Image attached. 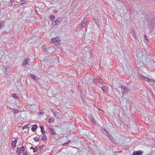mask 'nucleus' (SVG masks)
I'll use <instances>...</instances> for the list:
<instances>
[{
  "mask_svg": "<svg viewBox=\"0 0 155 155\" xmlns=\"http://www.w3.org/2000/svg\"><path fill=\"white\" fill-rule=\"evenodd\" d=\"M87 20L86 19H84L81 22V26L82 27L85 26L87 25Z\"/></svg>",
  "mask_w": 155,
  "mask_h": 155,
  "instance_id": "10",
  "label": "nucleus"
},
{
  "mask_svg": "<svg viewBox=\"0 0 155 155\" xmlns=\"http://www.w3.org/2000/svg\"><path fill=\"white\" fill-rule=\"evenodd\" d=\"M144 39L145 40H147V41H148V39L147 38V35H144Z\"/></svg>",
  "mask_w": 155,
  "mask_h": 155,
  "instance_id": "34",
  "label": "nucleus"
},
{
  "mask_svg": "<svg viewBox=\"0 0 155 155\" xmlns=\"http://www.w3.org/2000/svg\"><path fill=\"white\" fill-rule=\"evenodd\" d=\"M54 48L53 47H49L48 48H43L42 50L43 52H47L48 53L51 52V51H50V49H53Z\"/></svg>",
  "mask_w": 155,
  "mask_h": 155,
  "instance_id": "8",
  "label": "nucleus"
},
{
  "mask_svg": "<svg viewBox=\"0 0 155 155\" xmlns=\"http://www.w3.org/2000/svg\"><path fill=\"white\" fill-rule=\"evenodd\" d=\"M14 4L13 2V5H14Z\"/></svg>",
  "mask_w": 155,
  "mask_h": 155,
  "instance_id": "44",
  "label": "nucleus"
},
{
  "mask_svg": "<svg viewBox=\"0 0 155 155\" xmlns=\"http://www.w3.org/2000/svg\"><path fill=\"white\" fill-rule=\"evenodd\" d=\"M132 36L133 38H135V39H137L135 35L134 31L133 29L131 31Z\"/></svg>",
  "mask_w": 155,
  "mask_h": 155,
  "instance_id": "16",
  "label": "nucleus"
},
{
  "mask_svg": "<svg viewBox=\"0 0 155 155\" xmlns=\"http://www.w3.org/2000/svg\"><path fill=\"white\" fill-rule=\"evenodd\" d=\"M51 119H49L48 120V122L49 123H50L51 121Z\"/></svg>",
  "mask_w": 155,
  "mask_h": 155,
  "instance_id": "38",
  "label": "nucleus"
},
{
  "mask_svg": "<svg viewBox=\"0 0 155 155\" xmlns=\"http://www.w3.org/2000/svg\"><path fill=\"white\" fill-rule=\"evenodd\" d=\"M54 116L56 117H58L59 116L57 112L54 113Z\"/></svg>",
  "mask_w": 155,
  "mask_h": 155,
  "instance_id": "35",
  "label": "nucleus"
},
{
  "mask_svg": "<svg viewBox=\"0 0 155 155\" xmlns=\"http://www.w3.org/2000/svg\"><path fill=\"white\" fill-rule=\"evenodd\" d=\"M106 87L104 86L101 88V89L104 93H105V91L106 90Z\"/></svg>",
  "mask_w": 155,
  "mask_h": 155,
  "instance_id": "27",
  "label": "nucleus"
},
{
  "mask_svg": "<svg viewBox=\"0 0 155 155\" xmlns=\"http://www.w3.org/2000/svg\"><path fill=\"white\" fill-rule=\"evenodd\" d=\"M71 140H68V144L71 142Z\"/></svg>",
  "mask_w": 155,
  "mask_h": 155,
  "instance_id": "40",
  "label": "nucleus"
},
{
  "mask_svg": "<svg viewBox=\"0 0 155 155\" xmlns=\"http://www.w3.org/2000/svg\"><path fill=\"white\" fill-rule=\"evenodd\" d=\"M29 60L28 58L25 59V60L23 61V63L21 65L24 68L27 67L28 65H29Z\"/></svg>",
  "mask_w": 155,
  "mask_h": 155,
  "instance_id": "4",
  "label": "nucleus"
},
{
  "mask_svg": "<svg viewBox=\"0 0 155 155\" xmlns=\"http://www.w3.org/2000/svg\"><path fill=\"white\" fill-rule=\"evenodd\" d=\"M68 144V142H66L64 143L63 144V146H64V145H66L67 144Z\"/></svg>",
  "mask_w": 155,
  "mask_h": 155,
  "instance_id": "37",
  "label": "nucleus"
},
{
  "mask_svg": "<svg viewBox=\"0 0 155 155\" xmlns=\"http://www.w3.org/2000/svg\"><path fill=\"white\" fill-rule=\"evenodd\" d=\"M39 113H40V114L43 115L44 113L43 112H39Z\"/></svg>",
  "mask_w": 155,
  "mask_h": 155,
  "instance_id": "39",
  "label": "nucleus"
},
{
  "mask_svg": "<svg viewBox=\"0 0 155 155\" xmlns=\"http://www.w3.org/2000/svg\"><path fill=\"white\" fill-rule=\"evenodd\" d=\"M116 1H119V0H116Z\"/></svg>",
  "mask_w": 155,
  "mask_h": 155,
  "instance_id": "43",
  "label": "nucleus"
},
{
  "mask_svg": "<svg viewBox=\"0 0 155 155\" xmlns=\"http://www.w3.org/2000/svg\"><path fill=\"white\" fill-rule=\"evenodd\" d=\"M54 23H53V25H57L58 24V23L59 22V21H58V20H57L55 21H54Z\"/></svg>",
  "mask_w": 155,
  "mask_h": 155,
  "instance_id": "26",
  "label": "nucleus"
},
{
  "mask_svg": "<svg viewBox=\"0 0 155 155\" xmlns=\"http://www.w3.org/2000/svg\"><path fill=\"white\" fill-rule=\"evenodd\" d=\"M94 81L97 83L98 82L99 83L97 77L94 79Z\"/></svg>",
  "mask_w": 155,
  "mask_h": 155,
  "instance_id": "32",
  "label": "nucleus"
},
{
  "mask_svg": "<svg viewBox=\"0 0 155 155\" xmlns=\"http://www.w3.org/2000/svg\"><path fill=\"white\" fill-rule=\"evenodd\" d=\"M142 77L143 78V79H145L146 81H150L151 82V81H150V78H145L143 76H142Z\"/></svg>",
  "mask_w": 155,
  "mask_h": 155,
  "instance_id": "23",
  "label": "nucleus"
},
{
  "mask_svg": "<svg viewBox=\"0 0 155 155\" xmlns=\"http://www.w3.org/2000/svg\"><path fill=\"white\" fill-rule=\"evenodd\" d=\"M41 139L44 140H47V137H46V135L45 134H44L42 137Z\"/></svg>",
  "mask_w": 155,
  "mask_h": 155,
  "instance_id": "21",
  "label": "nucleus"
},
{
  "mask_svg": "<svg viewBox=\"0 0 155 155\" xmlns=\"http://www.w3.org/2000/svg\"><path fill=\"white\" fill-rule=\"evenodd\" d=\"M10 2L11 3L10 4H9V5L10 6H14L16 5V4H14V5H13V2H14L13 0H11L10 1Z\"/></svg>",
  "mask_w": 155,
  "mask_h": 155,
  "instance_id": "24",
  "label": "nucleus"
},
{
  "mask_svg": "<svg viewBox=\"0 0 155 155\" xmlns=\"http://www.w3.org/2000/svg\"><path fill=\"white\" fill-rule=\"evenodd\" d=\"M120 87L121 88V92H122V97L124 96L126 92L128 91V89L125 86H121Z\"/></svg>",
  "mask_w": 155,
  "mask_h": 155,
  "instance_id": "3",
  "label": "nucleus"
},
{
  "mask_svg": "<svg viewBox=\"0 0 155 155\" xmlns=\"http://www.w3.org/2000/svg\"><path fill=\"white\" fill-rule=\"evenodd\" d=\"M39 137H35L33 138L35 142H38L39 140Z\"/></svg>",
  "mask_w": 155,
  "mask_h": 155,
  "instance_id": "28",
  "label": "nucleus"
},
{
  "mask_svg": "<svg viewBox=\"0 0 155 155\" xmlns=\"http://www.w3.org/2000/svg\"><path fill=\"white\" fill-rule=\"evenodd\" d=\"M55 18V16L52 15H51L50 16V19L51 20H53Z\"/></svg>",
  "mask_w": 155,
  "mask_h": 155,
  "instance_id": "29",
  "label": "nucleus"
},
{
  "mask_svg": "<svg viewBox=\"0 0 155 155\" xmlns=\"http://www.w3.org/2000/svg\"><path fill=\"white\" fill-rule=\"evenodd\" d=\"M5 23V21H0V29H2V27H4V24Z\"/></svg>",
  "mask_w": 155,
  "mask_h": 155,
  "instance_id": "12",
  "label": "nucleus"
},
{
  "mask_svg": "<svg viewBox=\"0 0 155 155\" xmlns=\"http://www.w3.org/2000/svg\"><path fill=\"white\" fill-rule=\"evenodd\" d=\"M2 70L3 71V72L4 74H6L7 71L6 67L5 66H2Z\"/></svg>",
  "mask_w": 155,
  "mask_h": 155,
  "instance_id": "15",
  "label": "nucleus"
},
{
  "mask_svg": "<svg viewBox=\"0 0 155 155\" xmlns=\"http://www.w3.org/2000/svg\"><path fill=\"white\" fill-rule=\"evenodd\" d=\"M16 152L18 155H21L22 152H24L25 150V147L22 145L21 147H20L17 148Z\"/></svg>",
  "mask_w": 155,
  "mask_h": 155,
  "instance_id": "2",
  "label": "nucleus"
},
{
  "mask_svg": "<svg viewBox=\"0 0 155 155\" xmlns=\"http://www.w3.org/2000/svg\"><path fill=\"white\" fill-rule=\"evenodd\" d=\"M17 140L16 139L14 141H12L11 143V146L13 148L15 147L16 146V144L17 143Z\"/></svg>",
  "mask_w": 155,
  "mask_h": 155,
  "instance_id": "9",
  "label": "nucleus"
},
{
  "mask_svg": "<svg viewBox=\"0 0 155 155\" xmlns=\"http://www.w3.org/2000/svg\"><path fill=\"white\" fill-rule=\"evenodd\" d=\"M29 124H28L23 126L22 127V129L23 130L25 128H28V125H29Z\"/></svg>",
  "mask_w": 155,
  "mask_h": 155,
  "instance_id": "25",
  "label": "nucleus"
},
{
  "mask_svg": "<svg viewBox=\"0 0 155 155\" xmlns=\"http://www.w3.org/2000/svg\"><path fill=\"white\" fill-rule=\"evenodd\" d=\"M30 149H32L33 150V152L34 153H35L38 150V148L37 147H36L35 148L33 146H31L30 148Z\"/></svg>",
  "mask_w": 155,
  "mask_h": 155,
  "instance_id": "13",
  "label": "nucleus"
},
{
  "mask_svg": "<svg viewBox=\"0 0 155 155\" xmlns=\"http://www.w3.org/2000/svg\"><path fill=\"white\" fill-rule=\"evenodd\" d=\"M23 155H28L27 153V151L26 150H25V151L24 152H23Z\"/></svg>",
  "mask_w": 155,
  "mask_h": 155,
  "instance_id": "33",
  "label": "nucleus"
},
{
  "mask_svg": "<svg viewBox=\"0 0 155 155\" xmlns=\"http://www.w3.org/2000/svg\"><path fill=\"white\" fill-rule=\"evenodd\" d=\"M152 82L155 83V80H153V81Z\"/></svg>",
  "mask_w": 155,
  "mask_h": 155,
  "instance_id": "41",
  "label": "nucleus"
},
{
  "mask_svg": "<svg viewBox=\"0 0 155 155\" xmlns=\"http://www.w3.org/2000/svg\"><path fill=\"white\" fill-rule=\"evenodd\" d=\"M97 78H98V81H99V83H102V79L100 77H98Z\"/></svg>",
  "mask_w": 155,
  "mask_h": 155,
  "instance_id": "31",
  "label": "nucleus"
},
{
  "mask_svg": "<svg viewBox=\"0 0 155 155\" xmlns=\"http://www.w3.org/2000/svg\"><path fill=\"white\" fill-rule=\"evenodd\" d=\"M154 145L155 146V142L154 143Z\"/></svg>",
  "mask_w": 155,
  "mask_h": 155,
  "instance_id": "42",
  "label": "nucleus"
},
{
  "mask_svg": "<svg viewBox=\"0 0 155 155\" xmlns=\"http://www.w3.org/2000/svg\"><path fill=\"white\" fill-rule=\"evenodd\" d=\"M12 112L13 113L15 114H18L19 112V111L17 109H12Z\"/></svg>",
  "mask_w": 155,
  "mask_h": 155,
  "instance_id": "14",
  "label": "nucleus"
},
{
  "mask_svg": "<svg viewBox=\"0 0 155 155\" xmlns=\"http://www.w3.org/2000/svg\"><path fill=\"white\" fill-rule=\"evenodd\" d=\"M60 38L59 36L57 37L56 38L52 39V42L56 45H60Z\"/></svg>",
  "mask_w": 155,
  "mask_h": 155,
  "instance_id": "1",
  "label": "nucleus"
},
{
  "mask_svg": "<svg viewBox=\"0 0 155 155\" xmlns=\"http://www.w3.org/2000/svg\"><path fill=\"white\" fill-rule=\"evenodd\" d=\"M143 151L141 150H137L134 151L132 154L133 155H142Z\"/></svg>",
  "mask_w": 155,
  "mask_h": 155,
  "instance_id": "6",
  "label": "nucleus"
},
{
  "mask_svg": "<svg viewBox=\"0 0 155 155\" xmlns=\"http://www.w3.org/2000/svg\"><path fill=\"white\" fill-rule=\"evenodd\" d=\"M36 78H38V77L36 76L35 75L32 74L31 75V78H32L33 79L36 80L37 79Z\"/></svg>",
  "mask_w": 155,
  "mask_h": 155,
  "instance_id": "20",
  "label": "nucleus"
},
{
  "mask_svg": "<svg viewBox=\"0 0 155 155\" xmlns=\"http://www.w3.org/2000/svg\"><path fill=\"white\" fill-rule=\"evenodd\" d=\"M101 130L103 133L108 137H110V133L109 131L104 128H102Z\"/></svg>",
  "mask_w": 155,
  "mask_h": 155,
  "instance_id": "5",
  "label": "nucleus"
},
{
  "mask_svg": "<svg viewBox=\"0 0 155 155\" xmlns=\"http://www.w3.org/2000/svg\"><path fill=\"white\" fill-rule=\"evenodd\" d=\"M51 47H53L54 48V49L53 48V49H50V51H51H51H54V50L55 49L54 47L52 46Z\"/></svg>",
  "mask_w": 155,
  "mask_h": 155,
  "instance_id": "36",
  "label": "nucleus"
},
{
  "mask_svg": "<svg viewBox=\"0 0 155 155\" xmlns=\"http://www.w3.org/2000/svg\"><path fill=\"white\" fill-rule=\"evenodd\" d=\"M90 120L92 122V123H95V121L93 117L91 115L90 117Z\"/></svg>",
  "mask_w": 155,
  "mask_h": 155,
  "instance_id": "22",
  "label": "nucleus"
},
{
  "mask_svg": "<svg viewBox=\"0 0 155 155\" xmlns=\"http://www.w3.org/2000/svg\"><path fill=\"white\" fill-rule=\"evenodd\" d=\"M12 97H13L14 98H15V99H19V97L18 96V95H17L16 94H13L12 95Z\"/></svg>",
  "mask_w": 155,
  "mask_h": 155,
  "instance_id": "18",
  "label": "nucleus"
},
{
  "mask_svg": "<svg viewBox=\"0 0 155 155\" xmlns=\"http://www.w3.org/2000/svg\"><path fill=\"white\" fill-rule=\"evenodd\" d=\"M38 127V126L36 124L33 125L32 126L31 130L33 132L35 131L37 128Z\"/></svg>",
  "mask_w": 155,
  "mask_h": 155,
  "instance_id": "11",
  "label": "nucleus"
},
{
  "mask_svg": "<svg viewBox=\"0 0 155 155\" xmlns=\"http://www.w3.org/2000/svg\"><path fill=\"white\" fill-rule=\"evenodd\" d=\"M49 132L50 133V134L52 135H57L55 133V130L52 128H49Z\"/></svg>",
  "mask_w": 155,
  "mask_h": 155,
  "instance_id": "7",
  "label": "nucleus"
},
{
  "mask_svg": "<svg viewBox=\"0 0 155 155\" xmlns=\"http://www.w3.org/2000/svg\"><path fill=\"white\" fill-rule=\"evenodd\" d=\"M41 128V131L42 132V134H43L45 133V131L44 130V127L43 126H41L40 127Z\"/></svg>",
  "mask_w": 155,
  "mask_h": 155,
  "instance_id": "17",
  "label": "nucleus"
},
{
  "mask_svg": "<svg viewBox=\"0 0 155 155\" xmlns=\"http://www.w3.org/2000/svg\"><path fill=\"white\" fill-rule=\"evenodd\" d=\"M44 146V145H42L39 146V150L40 151H41V150H42V149L43 148Z\"/></svg>",
  "mask_w": 155,
  "mask_h": 155,
  "instance_id": "30",
  "label": "nucleus"
},
{
  "mask_svg": "<svg viewBox=\"0 0 155 155\" xmlns=\"http://www.w3.org/2000/svg\"><path fill=\"white\" fill-rule=\"evenodd\" d=\"M108 137L112 143H114V142H115L114 138L112 136H110V137Z\"/></svg>",
  "mask_w": 155,
  "mask_h": 155,
  "instance_id": "19",
  "label": "nucleus"
}]
</instances>
